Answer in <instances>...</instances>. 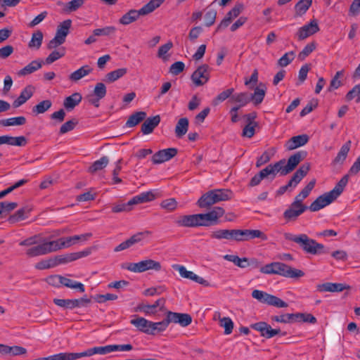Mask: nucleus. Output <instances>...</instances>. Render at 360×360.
<instances>
[{
	"label": "nucleus",
	"mask_w": 360,
	"mask_h": 360,
	"mask_svg": "<svg viewBox=\"0 0 360 360\" xmlns=\"http://www.w3.org/2000/svg\"><path fill=\"white\" fill-rule=\"evenodd\" d=\"M307 153L305 150H300L290 156L287 162L285 159H282L274 164H270L259 172L263 179L269 178L274 179L277 173L281 176H285L292 172L297 166L306 158Z\"/></svg>",
	"instance_id": "1"
},
{
	"label": "nucleus",
	"mask_w": 360,
	"mask_h": 360,
	"mask_svg": "<svg viewBox=\"0 0 360 360\" xmlns=\"http://www.w3.org/2000/svg\"><path fill=\"white\" fill-rule=\"evenodd\" d=\"M225 213L221 207H214L207 213L181 216L176 224L184 227L210 226L219 223V219Z\"/></svg>",
	"instance_id": "2"
},
{
	"label": "nucleus",
	"mask_w": 360,
	"mask_h": 360,
	"mask_svg": "<svg viewBox=\"0 0 360 360\" xmlns=\"http://www.w3.org/2000/svg\"><path fill=\"white\" fill-rule=\"evenodd\" d=\"M349 180V175L346 174L341 178L333 190L319 196L308 207L311 212H316L335 201L343 192Z\"/></svg>",
	"instance_id": "3"
},
{
	"label": "nucleus",
	"mask_w": 360,
	"mask_h": 360,
	"mask_svg": "<svg viewBox=\"0 0 360 360\" xmlns=\"http://www.w3.org/2000/svg\"><path fill=\"white\" fill-rule=\"evenodd\" d=\"M284 237L286 240L298 244L306 253L316 255L328 252V249H326L323 244L310 238L307 234L293 235L286 233Z\"/></svg>",
	"instance_id": "4"
},
{
	"label": "nucleus",
	"mask_w": 360,
	"mask_h": 360,
	"mask_svg": "<svg viewBox=\"0 0 360 360\" xmlns=\"http://www.w3.org/2000/svg\"><path fill=\"white\" fill-rule=\"evenodd\" d=\"M233 193L229 189H213L201 195L196 205L202 209H209L213 205L221 201L232 198Z\"/></svg>",
	"instance_id": "5"
},
{
	"label": "nucleus",
	"mask_w": 360,
	"mask_h": 360,
	"mask_svg": "<svg viewBox=\"0 0 360 360\" xmlns=\"http://www.w3.org/2000/svg\"><path fill=\"white\" fill-rule=\"evenodd\" d=\"M252 296L262 303L278 308H284L288 306V303L279 297L259 290H254L252 292Z\"/></svg>",
	"instance_id": "6"
},
{
	"label": "nucleus",
	"mask_w": 360,
	"mask_h": 360,
	"mask_svg": "<svg viewBox=\"0 0 360 360\" xmlns=\"http://www.w3.org/2000/svg\"><path fill=\"white\" fill-rule=\"evenodd\" d=\"M125 268L132 272L142 273L148 270L160 271L162 266L159 262L148 259L137 263H129Z\"/></svg>",
	"instance_id": "7"
},
{
	"label": "nucleus",
	"mask_w": 360,
	"mask_h": 360,
	"mask_svg": "<svg viewBox=\"0 0 360 360\" xmlns=\"http://www.w3.org/2000/svg\"><path fill=\"white\" fill-rule=\"evenodd\" d=\"M274 274H278L286 278H300L304 275V273L297 269L282 262H274Z\"/></svg>",
	"instance_id": "8"
},
{
	"label": "nucleus",
	"mask_w": 360,
	"mask_h": 360,
	"mask_svg": "<svg viewBox=\"0 0 360 360\" xmlns=\"http://www.w3.org/2000/svg\"><path fill=\"white\" fill-rule=\"evenodd\" d=\"M307 210V205L294 200L283 212V217L287 221H294Z\"/></svg>",
	"instance_id": "9"
},
{
	"label": "nucleus",
	"mask_w": 360,
	"mask_h": 360,
	"mask_svg": "<svg viewBox=\"0 0 360 360\" xmlns=\"http://www.w3.org/2000/svg\"><path fill=\"white\" fill-rule=\"evenodd\" d=\"M210 79V67L207 64L200 65L192 74L191 79L197 86L206 84Z\"/></svg>",
	"instance_id": "10"
},
{
	"label": "nucleus",
	"mask_w": 360,
	"mask_h": 360,
	"mask_svg": "<svg viewBox=\"0 0 360 360\" xmlns=\"http://www.w3.org/2000/svg\"><path fill=\"white\" fill-rule=\"evenodd\" d=\"M165 320L169 325V323H178L182 327L190 325L192 322V317L186 313H177L168 311L166 313Z\"/></svg>",
	"instance_id": "11"
},
{
	"label": "nucleus",
	"mask_w": 360,
	"mask_h": 360,
	"mask_svg": "<svg viewBox=\"0 0 360 360\" xmlns=\"http://www.w3.org/2000/svg\"><path fill=\"white\" fill-rule=\"evenodd\" d=\"M238 242L248 241L255 238H260L262 240H266L267 236L258 229H238Z\"/></svg>",
	"instance_id": "12"
},
{
	"label": "nucleus",
	"mask_w": 360,
	"mask_h": 360,
	"mask_svg": "<svg viewBox=\"0 0 360 360\" xmlns=\"http://www.w3.org/2000/svg\"><path fill=\"white\" fill-rule=\"evenodd\" d=\"M178 150L175 148L160 150L152 156L151 160L155 165L161 164L171 160L176 156Z\"/></svg>",
	"instance_id": "13"
},
{
	"label": "nucleus",
	"mask_w": 360,
	"mask_h": 360,
	"mask_svg": "<svg viewBox=\"0 0 360 360\" xmlns=\"http://www.w3.org/2000/svg\"><path fill=\"white\" fill-rule=\"evenodd\" d=\"M310 169V164H303L292 175L288 183L285 185L288 189L295 188Z\"/></svg>",
	"instance_id": "14"
},
{
	"label": "nucleus",
	"mask_w": 360,
	"mask_h": 360,
	"mask_svg": "<svg viewBox=\"0 0 360 360\" xmlns=\"http://www.w3.org/2000/svg\"><path fill=\"white\" fill-rule=\"evenodd\" d=\"M174 269L177 270L180 274V276L183 278H188L192 280L199 284H201L204 286H209L210 283L207 281L205 280L203 278L200 277L195 274L193 271H188L185 266L181 265H174L173 266Z\"/></svg>",
	"instance_id": "15"
},
{
	"label": "nucleus",
	"mask_w": 360,
	"mask_h": 360,
	"mask_svg": "<svg viewBox=\"0 0 360 360\" xmlns=\"http://www.w3.org/2000/svg\"><path fill=\"white\" fill-rule=\"evenodd\" d=\"M319 31V27L317 21L316 20H313L309 24L300 27L296 34L299 40H303Z\"/></svg>",
	"instance_id": "16"
},
{
	"label": "nucleus",
	"mask_w": 360,
	"mask_h": 360,
	"mask_svg": "<svg viewBox=\"0 0 360 360\" xmlns=\"http://www.w3.org/2000/svg\"><path fill=\"white\" fill-rule=\"evenodd\" d=\"M146 15L143 8L139 10L131 9L120 18L119 22L122 25H127L136 21L140 16Z\"/></svg>",
	"instance_id": "17"
},
{
	"label": "nucleus",
	"mask_w": 360,
	"mask_h": 360,
	"mask_svg": "<svg viewBox=\"0 0 360 360\" xmlns=\"http://www.w3.org/2000/svg\"><path fill=\"white\" fill-rule=\"evenodd\" d=\"M34 87L32 85H27L22 89L20 96L13 102V107L17 108L27 102L34 92Z\"/></svg>",
	"instance_id": "18"
},
{
	"label": "nucleus",
	"mask_w": 360,
	"mask_h": 360,
	"mask_svg": "<svg viewBox=\"0 0 360 360\" xmlns=\"http://www.w3.org/2000/svg\"><path fill=\"white\" fill-rule=\"evenodd\" d=\"M309 141V136L307 134L295 136L290 138L285 143V148L288 150H294L302 146Z\"/></svg>",
	"instance_id": "19"
},
{
	"label": "nucleus",
	"mask_w": 360,
	"mask_h": 360,
	"mask_svg": "<svg viewBox=\"0 0 360 360\" xmlns=\"http://www.w3.org/2000/svg\"><path fill=\"white\" fill-rule=\"evenodd\" d=\"M27 143V139L23 136H11L4 135L0 136V145L8 144L10 146H25Z\"/></svg>",
	"instance_id": "20"
},
{
	"label": "nucleus",
	"mask_w": 360,
	"mask_h": 360,
	"mask_svg": "<svg viewBox=\"0 0 360 360\" xmlns=\"http://www.w3.org/2000/svg\"><path fill=\"white\" fill-rule=\"evenodd\" d=\"M349 288V285H345L342 283H324L317 285V290L319 292H342L345 289Z\"/></svg>",
	"instance_id": "21"
},
{
	"label": "nucleus",
	"mask_w": 360,
	"mask_h": 360,
	"mask_svg": "<svg viewBox=\"0 0 360 360\" xmlns=\"http://www.w3.org/2000/svg\"><path fill=\"white\" fill-rule=\"evenodd\" d=\"M351 145L352 141L349 140L342 146L336 157L332 161V165L333 166L337 165H342L344 163L350 150Z\"/></svg>",
	"instance_id": "22"
},
{
	"label": "nucleus",
	"mask_w": 360,
	"mask_h": 360,
	"mask_svg": "<svg viewBox=\"0 0 360 360\" xmlns=\"http://www.w3.org/2000/svg\"><path fill=\"white\" fill-rule=\"evenodd\" d=\"M160 115L147 118L141 125V132L143 134H148L153 131L154 129L160 124Z\"/></svg>",
	"instance_id": "23"
},
{
	"label": "nucleus",
	"mask_w": 360,
	"mask_h": 360,
	"mask_svg": "<svg viewBox=\"0 0 360 360\" xmlns=\"http://www.w3.org/2000/svg\"><path fill=\"white\" fill-rule=\"evenodd\" d=\"M165 304V299L160 298L155 302L153 304H145L141 303L137 306L136 310H139L146 314H153L157 307H160V309L163 308Z\"/></svg>",
	"instance_id": "24"
},
{
	"label": "nucleus",
	"mask_w": 360,
	"mask_h": 360,
	"mask_svg": "<svg viewBox=\"0 0 360 360\" xmlns=\"http://www.w3.org/2000/svg\"><path fill=\"white\" fill-rule=\"evenodd\" d=\"M44 64V61L42 60H32L28 65H27L25 68L21 69L18 72V75L20 76H25L30 74L33 73L34 72L38 70L42 67Z\"/></svg>",
	"instance_id": "25"
},
{
	"label": "nucleus",
	"mask_w": 360,
	"mask_h": 360,
	"mask_svg": "<svg viewBox=\"0 0 360 360\" xmlns=\"http://www.w3.org/2000/svg\"><path fill=\"white\" fill-rule=\"evenodd\" d=\"M82 99V97L79 93H74L65 98L63 105L67 110L70 111L81 102Z\"/></svg>",
	"instance_id": "26"
},
{
	"label": "nucleus",
	"mask_w": 360,
	"mask_h": 360,
	"mask_svg": "<svg viewBox=\"0 0 360 360\" xmlns=\"http://www.w3.org/2000/svg\"><path fill=\"white\" fill-rule=\"evenodd\" d=\"M31 210L32 209L30 208L29 207H24L18 210L15 214L11 215L8 219V221L10 224H15L18 221L23 220L27 218L28 214H30Z\"/></svg>",
	"instance_id": "27"
},
{
	"label": "nucleus",
	"mask_w": 360,
	"mask_h": 360,
	"mask_svg": "<svg viewBox=\"0 0 360 360\" xmlns=\"http://www.w3.org/2000/svg\"><path fill=\"white\" fill-rule=\"evenodd\" d=\"M111 346L110 345H106L103 347H94L92 348L87 349L85 351L82 352V356L86 357V356H91L94 354H106L108 353L112 352H111Z\"/></svg>",
	"instance_id": "28"
},
{
	"label": "nucleus",
	"mask_w": 360,
	"mask_h": 360,
	"mask_svg": "<svg viewBox=\"0 0 360 360\" xmlns=\"http://www.w3.org/2000/svg\"><path fill=\"white\" fill-rule=\"evenodd\" d=\"M155 198V195L151 191H147L140 193L138 195L134 196L129 200V203L132 205L140 203L148 202L153 200Z\"/></svg>",
	"instance_id": "29"
},
{
	"label": "nucleus",
	"mask_w": 360,
	"mask_h": 360,
	"mask_svg": "<svg viewBox=\"0 0 360 360\" xmlns=\"http://www.w3.org/2000/svg\"><path fill=\"white\" fill-rule=\"evenodd\" d=\"M72 25V20L70 19L65 20L57 27L56 36L60 39L65 41L66 37L69 34V30Z\"/></svg>",
	"instance_id": "30"
},
{
	"label": "nucleus",
	"mask_w": 360,
	"mask_h": 360,
	"mask_svg": "<svg viewBox=\"0 0 360 360\" xmlns=\"http://www.w3.org/2000/svg\"><path fill=\"white\" fill-rule=\"evenodd\" d=\"M168 326L165 319L160 322H151L149 329H146V333L152 335H159L160 332L164 331Z\"/></svg>",
	"instance_id": "31"
},
{
	"label": "nucleus",
	"mask_w": 360,
	"mask_h": 360,
	"mask_svg": "<svg viewBox=\"0 0 360 360\" xmlns=\"http://www.w3.org/2000/svg\"><path fill=\"white\" fill-rule=\"evenodd\" d=\"M92 70L93 69L90 68L89 65H84L81 67L79 69L73 72L72 74H70V75L69 76V79L72 82H77L82 77L91 73Z\"/></svg>",
	"instance_id": "32"
},
{
	"label": "nucleus",
	"mask_w": 360,
	"mask_h": 360,
	"mask_svg": "<svg viewBox=\"0 0 360 360\" xmlns=\"http://www.w3.org/2000/svg\"><path fill=\"white\" fill-rule=\"evenodd\" d=\"M146 117V113L143 111H139L131 115L126 122L128 127H134L144 120Z\"/></svg>",
	"instance_id": "33"
},
{
	"label": "nucleus",
	"mask_w": 360,
	"mask_h": 360,
	"mask_svg": "<svg viewBox=\"0 0 360 360\" xmlns=\"http://www.w3.org/2000/svg\"><path fill=\"white\" fill-rule=\"evenodd\" d=\"M250 101V94L248 92H241L235 94L231 96L229 102L238 103L240 106L243 107Z\"/></svg>",
	"instance_id": "34"
},
{
	"label": "nucleus",
	"mask_w": 360,
	"mask_h": 360,
	"mask_svg": "<svg viewBox=\"0 0 360 360\" xmlns=\"http://www.w3.org/2000/svg\"><path fill=\"white\" fill-rule=\"evenodd\" d=\"M127 72V68H119L106 74L103 80L107 83H112L122 77Z\"/></svg>",
	"instance_id": "35"
},
{
	"label": "nucleus",
	"mask_w": 360,
	"mask_h": 360,
	"mask_svg": "<svg viewBox=\"0 0 360 360\" xmlns=\"http://www.w3.org/2000/svg\"><path fill=\"white\" fill-rule=\"evenodd\" d=\"M263 86L264 88H260L257 86L255 89L254 93L250 94V101H252L255 105L260 104L265 96L266 94V87L262 84H260L259 86Z\"/></svg>",
	"instance_id": "36"
},
{
	"label": "nucleus",
	"mask_w": 360,
	"mask_h": 360,
	"mask_svg": "<svg viewBox=\"0 0 360 360\" xmlns=\"http://www.w3.org/2000/svg\"><path fill=\"white\" fill-rule=\"evenodd\" d=\"M109 163V158L107 156H103L99 160L95 161L88 169L91 174L96 173L104 169Z\"/></svg>",
	"instance_id": "37"
},
{
	"label": "nucleus",
	"mask_w": 360,
	"mask_h": 360,
	"mask_svg": "<svg viewBox=\"0 0 360 360\" xmlns=\"http://www.w3.org/2000/svg\"><path fill=\"white\" fill-rule=\"evenodd\" d=\"M26 123V118L24 116L16 117H11L0 120V126L9 127V126H20Z\"/></svg>",
	"instance_id": "38"
},
{
	"label": "nucleus",
	"mask_w": 360,
	"mask_h": 360,
	"mask_svg": "<svg viewBox=\"0 0 360 360\" xmlns=\"http://www.w3.org/2000/svg\"><path fill=\"white\" fill-rule=\"evenodd\" d=\"M271 319L272 321L281 322L284 323H296L297 321V313L285 314L279 316H271Z\"/></svg>",
	"instance_id": "39"
},
{
	"label": "nucleus",
	"mask_w": 360,
	"mask_h": 360,
	"mask_svg": "<svg viewBox=\"0 0 360 360\" xmlns=\"http://www.w3.org/2000/svg\"><path fill=\"white\" fill-rule=\"evenodd\" d=\"M188 120L186 117H183L179 119L178 121L176 128L175 133L176 136L179 138L182 137L185 135L188 131Z\"/></svg>",
	"instance_id": "40"
},
{
	"label": "nucleus",
	"mask_w": 360,
	"mask_h": 360,
	"mask_svg": "<svg viewBox=\"0 0 360 360\" xmlns=\"http://www.w3.org/2000/svg\"><path fill=\"white\" fill-rule=\"evenodd\" d=\"M53 360H77L82 358V352H63L52 355Z\"/></svg>",
	"instance_id": "41"
},
{
	"label": "nucleus",
	"mask_w": 360,
	"mask_h": 360,
	"mask_svg": "<svg viewBox=\"0 0 360 360\" xmlns=\"http://www.w3.org/2000/svg\"><path fill=\"white\" fill-rule=\"evenodd\" d=\"M62 285L69 288L76 289L80 292H84L85 290L84 285L82 283L71 280L65 276H63Z\"/></svg>",
	"instance_id": "42"
},
{
	"label": "nucleus",
	"mask_w": 360,
	"mask_h": 360,
	"mask_svg": "<svg viewBox=\"0 0 360 360\" xmlns=\"http://www.w3.org/2000/svg\"><path fill=\"white\" fill-rule=\"evenodd\" d=\"M51 105L52 102L51 100H44L32 108V112L35 115L44 113Z\"/></svg>",
	"instance_id": "43"
},
{
	"label": "nucleus",
	"mask_w": 360,
	"mask_h": 360,
	"mask_svg": "<svg viewBox=\"0 0 360 360\" xmlns=\"http://www.w3.org/2000/svg\"><path fill=\"white\" fill-rule=\"evenodd\" d=\"M42 40L43 33L40 30H37L32 34L31 40L28 44V46L30 48H36L37 49H39L41 46Z\"/></svg>",
	"instance_id": "44"
},
{
	"label": "nucleus",
	"mask_w": 360,
	"mask_h": 360,
	"mask_svg": "<svg viewBox=\"0 0 360 360\" xmlns=\"http://www.w3.org/2000/svg\"><path fill=\"white\" fill-rule=\"evenodd\" d=\"M152 321H148L144 318L138 317L132 319L131 323L136 326L139 330L146 333V329H149Z\"/></svg>",
	"instance_id": "45"
},
{
	"label": "nucleus",
	"mask_w": 360,
	"mask_h": 360,
	"mask_svg": "<svg viewBox=\"0 0 360 360\" xmlns=\"http://www.w3.org/2000/svg\"><path fill=\"white\" fill-rule=\"evenodd\" d=\"M312 0H300L295 6L296 15H302L307 12L311 6Z\"/></svg>",
	"instance_id": "46"
},
{
	"label": "nucleus",
	"mask_w": 360,
	"mask_h": 360,
	"mask_svg": "<svg viewBox=\"0 0 360 360\" xmlns=\"http://www.w3.org/2000/svg\"><path fill=\"white\" fill-rule=\"evenodd\" d=\"M26 255L30 257L46 255L44 243L27 250Z\"/></svg>",
	"instance_id": "47"
},
{
	"label": "nucleus",
	"mask_w": 360,
	"mask_h": 360,
	"mask_svg": "<svg viewBox=\"0 0 360 360\" xmlns=\"http://www.w3.org/2000/svg\"><path fill=\"white\" fill-rule=\"evenodd\" d=\"M65 54V48L62 47L58 51H52L49 56L46 58L44 63L47 65L51 64L59 58L63 57Z\"/></svg>",
	"instance_id": "48"
},
{
	"label": "nucleus",
	"mask_w": 360,
	"mask_h": 360,
	"mask_svg": "<svg viewBox=\"0 0 360 360\" xmlns=\"http://www.w3.org/2000/svg\"><path fill=\"white\" fill-rule=\"evenodd\" d=\"M53 303L60 307H63L66 309H72L76 308L75 306L76 302H74V299H58L55 298L53 300Z\"/></svg>",
	"instance_id": "49"
},
{
	"label": "nucleus",
	"mask_w": 360,
	"mask_h": 360,
	"mask_svg": "<svg viewBox=\"0 0 360 360\" xmlns=\"http://www.w3.org/2000/svg\"><path fill=\"white\" fill-rule=\"evenodd\" d=\"M354 98L356 103L360 102V84L355 85L345 96V99L347 101H351Z\"/></svg>",
	"instance_id": "50"
},
{
	"label": "nucleus",
	"mask_w": 360,
	"mask_h": 360,
	"mask_svg": "<svg viewBox=\"0 0 360 360\" xmlns=\"http://www.w3.org/2000/svg\"><path fill=\"white\" fill-rule=\"evenodd\" d=\"M234 91L235 90L233 88H230L226 89L225 91H223L219 94H218V96L213 100L212 103L214 105H217L219 103L224 101L226 99L229 98L231 99V96L233 95Z\"/></svg>",
	"instance_id": "51"
},
{
	"label": "nucleus",
	"mask_w": 360,
	"mask_h": 360,
	"mask_svg": "<svg viewBox=\"0 0 360 360\" xmlns=\"http://www.w3.org/2000/svg\"><path fill=\"white\" fill-rule=\"evenodd\" d=\"M46 254L63 249L60 238L57 240L44 242Z\"/></svg>",
	"instance_id": "52"
},
{
	"label": "nucleus",
	"mask_w": 360,
	"mask_h": 360,
	"mask_svg": "<svg viewBox=\"0 0 360 360\" xmlns=\"http://www.w3.org/2000/svg\"><path fill=\"white\" fill-rule=\"evenodd\" d=\"M55 266H56V262L54 257L48 259H43L35 264V268L39 270L48 269Z\"/></svg>",
	"instance_id": "53"
},
{
	"label": "nucleus",
	"mask_w": 360,
	"mask_h": 360,
	"mask_svg": "<svg viewBox=\"0 0 360 360\" xmlns=\"http://www.w3.org/2000/svg\"><path fill=\"white\" fill-rule=\"evenodd\" d=\"M165 1V0H150V1L144 5L142 8L145 11L146 13L148 15L149 13L153 12L156 8L160 7Z\"/></svg>",
	"instance_id": "54"
},
{
	"label": "nucleus",
	"mask_w": 360,
	"mask_h": 360,
	"mask_svg": "<svg viewBox=\"0 0 360 360\" xmlns=\"http://www.w3.org/2000/svg\"><path fill=\"white\" fill-rule=\"evenodd\" d=\"M84 1L85 0H72L65 4L64 10L68 13L75 11L84 4Z\"/></svg>",
	"instance_id": "55"
},
{
	"label": "nucleus",
	"mask_w": 360,
	"mask_h": 360,
	"mask_svg": "<svg viewBox=\"0 0 360 360\" xmlns=\"http://www.w3.org/2000/svg\"><path fill=\"white\" fill-rule=\"evenodd\" d=\"M116 31L114 26H107L103 28H98L94 30V36H109L113 34Z\"/></svg>",
	"instance_id": "56"
},
{
	"label": "nucleus",
	"mask_w": 360,
	"mask_h": 360,
	"mask_svg": "<svg viewBox=\"0 0 360 360\" xmlns=\"http://www.w3.org/2000/svg\"><path fill=\"white\" fill-rule=\"evenodd\" d=\"M173 47V43L171 41H167L165 44L162 45L159 47L158 51V57L162 58L164 60L168 59V56L165 54Z\"/></svg>",
	"instance_id": "57"
},
{
	"label": "nucleus",
	"mask_w": 360,
	"mask_h": 360,
	"mask_svg": "<svg viewBox=\"0 0 360 360\" xmlns=\"http://www.w3.org/2000/svg\"><path fill=\"white\" fill-rule=\"evenodd\" d=\"M316 49V43L312 41L303 49V50L298 54V58L300 60H304L311 53H312Z\"/></svg>",
	"instance_id": "58"
},
{
	"label": "nucleus",
	"mask_w": 360,
	"mask_h": 360,
	"mask_svg": "<svg viewBox=\"0 0 360 360\" xmlns=\"http://www.w3.org/2000/svg\"><path fill=\"white\" fill-rule=\"evenodd\" d=\"M77 124L78 121L77 119H72L71 120L67 121L60 127L59 133L60 134H64L67 132H69L73 130Z\"/></svg>",
	"instance_id": "59"
},
{
	"label": "nucleus",
	"mask_w": 360,
	"mask_h": 360,
	"mask_svg": "<svg viewBox=\"0 0 360 360\" xmlns=\"http://www.w3.org/2000/svg\"><path fill=\"white\" fill-rule=\"evenodd\" d=\"M269 325L266 322L260 321L250 325V328L260 332L262 336H265L268 334Z\"/></svg>",
	"instance_id": "60"
},
{
	"label": "nucleus",
	"mask_w": 360,
	"mask_h": 360,
	"mask_svg": "<svg viewBox=\"0 0 360 360\" xmlns=\"http://www.w3.org/2000/svg\"><path fill=\"white\" fill-rule=\"evenodd\" d=\"M150 234L151 231H144L143 232L136 233V234L131 236L128 240L132 246L133 245L141 241L145 237L149 236Z\"/></svg>",
	"instance_id": "61"
},
{
	"label": "nucleus",
	"mask_w": 360,
	"mask_h": 360,
	"mask_svg": "<svg viewBox=\"0 0 360 360\" xmlns=\"http://www.w3.org/2000/svg\"><path fill=\"white\" fill-rule=\"evenodd\" d=\"M295 58V53L290 51L285 53L278 60V65L281 67H285L288 65Z\"/></svg>",
	"instance_id": "62"
},
{
	"label": "nucleus",
	"mask_w": 360,
	"mask_h": 360,
	"mask_svg": "<svg viewBox=\"0 0 360 360\" xmlns=\"http://www.w3.org/2000/svg\"><path fill=\"white\" fill-rule=\"evenodd\" d=\"M258 126L257 122L248 123L243 129L242 136L248 138H252L255 133V127Z\"/></svg>",
	"instance_id": "63"
},
{
	"label": "nucleus",
	"mask_w": 360,
	"mask_h": 360,
	"mask_svg": "<svg viewBox=\"0 0 360 360\" xmlns=\"http://www.w3.org/2000/svg\"><path fill=\"white\" fill-rule=\"evenodd\" d=\"M107 93L106 86L102 82H98L96 84L93 95L95 96H97L98 98H103Z\"/></svg>",
	"instance_id": "64"
}]
</instances>
